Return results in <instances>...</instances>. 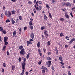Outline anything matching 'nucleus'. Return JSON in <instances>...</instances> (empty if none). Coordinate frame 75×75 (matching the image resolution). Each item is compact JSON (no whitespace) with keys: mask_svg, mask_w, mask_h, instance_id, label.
<instances>
[{"mask_svg":"<svg viewBox=\"0 0 75 75\" xmlns=\"http://www.w3.org/2000/svg\"><path fill=\"white\" fill-rule=\"evenodd\" d=\"M8 37H5L4 38V40H8Z\"/></svg>","mask_w":75,"mask_h":75,"instance_id":"obj_37","label":"nucleus"},{"mask_svg":"<svg viewBox=\"0 0 75 75\" xmlns=\"http://www.w3.org/2000/svg\"><path fill=\"white\" fill-rule=\"evenodd\" d=\"M8 14H9V16H11V12H10V11H8Z\"/></svg>","mask_w":75,"mask_h":75,"instance_id":"obj_43","label":"nucleus"},{"mask_svg":"<svg viewBox=\"0 0 75 75\" xmlns=\"http://www.w3.org/2000/svg\"><path fill=\"white\" fill-rule=\"evenodd\" d=\"M22 68L23 69H25V62H23L22 64Z\"/></svg>","mask_w":75,"mask_h":75,"instance_id":"obj_2","label":"nucleus"},{"mask_svg":"<svg viewBox=\"0 0 75 75\" xmlns=\"http://www.w3.org/2000/svg\"><path fill=\"white\" fill-rule=\"evenodd\" d=\"M2 32H3V33H4V34H6L7 33V32H6V30L3 31Z\"/></svg>","mask_w":75,"mask_h":75,"instance_id":"obj_30","label":"nucleus"},{"mask_svg":"<svg viewBox=\"0 0 75 75\" xmlns=\"http://www.w3.org/2000/svg\"><path fill=\"white\" fill-rule=\"evenodd\" d=\"M26 42L27 44V46H28V45H30V42L29 41H27Z\"/></svg>","mask_w":75,"mask_h":75,"instance_id":"obj_15","label":"nucleus"},{"mask_svg":"<svg viewBox=\"0 0 75 75\" xmlns=\"http://www.w3.org/2000/svg\"><path fill=\"white\" fill-rule=\"evenodd\" d=\"M19 31L20 32H21V28H20V29L19 30Z\"/></svg>","mask_w":75,"mask_h":75,"instance_id":"obj_64","label":"nucleus"},{"mask_svg":"<svg viewBox=\"0 0 75 75\" xmlns=\"http://www.w3.org/2000/svg\"><path fill=\"white\" fill-rule=\"evenodd\" d=\"M65 48H68V45H65Z\"/></svg>","mask_w":75,"mask_h":75,"instance_id":"obj_52","label":"nucleus"},{"mask_svg":"<svg viewBox=\"0 0 75 75\" xmlns=\"http://www.w3.org/2000/svg\"><path fill=\"white\" fill-rule=\"evenodd\" d=\"M59 59L61 62H63V60H62V57H59Z\"/></svg>","mask_w":75,"mask_h":75,"instance_id":"obj_12","label":"nucleus"},{"mask_svg":"<svg viewBox=\"0 0 75 75\" xmlns=\"http://www.w3.org/2000/svg\"><path fill=\"white\" fill-rule=\"evenodd\" d=\"M3 65V66L4 67H6V65H7V64H6L5 63H4Z\"/></svg>","mask_w":75,"mask_h":75,"instance_id":"obj_31","label":"nucleus"},{"mask_svg":"<svg viewBox=\"0 0 75 75\" xmlns=\"http://www.w3.org/2000/svg\"><path fill=\"white\" fill-rule=\"evenodd\" d=\"M13 33V37H16V34H17V32H16V31H14Z\"/></svg>","mask_w":75,"mask_h":75,"instance_id":"obj_5","label":"nucleus"},{"mask_svg":"<svg viewBox=\"0 0 75 75\" xmlns=\"http://www.w3.org/2000/svg\"><path fill=\"white\" fill-rule=\"evenodd\" d=\"M38 64H39V65H40V64H41V62H39Z\"/></svg>","mask_w":75,"mask_h":75,"instance_id":"obj_57","label":"nucleus"},{"mask_svg":"<svg viewBox=\"0 0 75 75\" xmlns=\"http://www.w3.org/2000/svg\"><path fill=\"white\" fill-rule=\"evenodd\" d=\"M25 74L26 75H28V71H27L25 72Z\"/></svg>","mask_w":75,"mask_h":75,"instance_id":"obj_53","label":"nucleus"},{"mask_svg":"<svg viewBox=\"0 0 75 75\" xmlns=\"http://www.w3.org/2000/svg\"><path fill=\"white\" fill-rule=\"evenodd\" d=\"M25 54V52L24 50V49L23 48L22 49L21 51L20 52V54L21 55H24V54Z\"/></svg>","mask_w":75,"mask_h":75,"instance_id":"obj_1","label":"nucleus"},{"mask_svg":"<svg viewBox=\"0 0 75 75\" xmlns=\"http://www.w3.org/2000/svg\"><path fill=\"white\" fill-rule=\"evenodd\" d=\"M60 36L61 37H64V35H63L62 33H61L60 34Z\"/></svg>","mask_w":75,"mask_h":75,"instance_id":"obj_18","label":"nucleus"},{"mask_svg":"<svg viewBox=\"0 0 75 75\" xmlns=\"http://www.w3.org/2000/svg\"><path fill=\"white\" fill-rule=\"evenodd\" d=\"M33 23H32V21H30L29 22V25H32Z\"/></svg>","mask_w":75,"mask_h":75,"instance_id":"obj_19","label":"nucleus"},{"mask_svg":"<svg viewBox=\"0 0 75 75\" xmlns=\"http://www.w3.org/2000/svg\"><path fill=\"white\" fill-rule=\"evenodd\" d=\"M4 69H2V72L3 73L4 72Z\"/></svg>","mask_w":75,"mask_h":75,"instance_id":"obj_59","label":"nucleus"},{"mask_svg":"<svg viewBox=\"0 0 75 75\" xmlns=\"http://www.w3.org/2000/svg\"><path fill=\"white\" fill-rule=\"evenodd\" d=\"M5 15L7 17H10V15L9 14H8V13H5Z\"/></svg>","mask_w":75,"mask_h":75,"instance_id":"obj_22","label":"nucleus"},{"mask_svg":"<svg viewBox=\"0 0 75 75\" xmlns=\"http://www.w3.org/2000/svg\"><path fill=\"white\" fill-rule=\"evenodd\" d=\"M44 18L45 20H47V16L45 14L44 15Z\"/></svg>","mask_w":75,"mask_h":75,"instance_id":"obj_20","label":"nucleus"},{"mask_svg":"<svg viewBox=\"0 0 75 75\" xmlns=\"http://www.w3.org/2000/svg\"><path fill=\"white\" fill-rule=\"evenodd\" d=\"M60 63L62 65H64V63L60 62Z\"/></svg>","mask_w":75,"mask_h":75,"instance_id":"obj_55","label":"nucleus"},{"mask_svg":"<svg viewBox=\"0 0 75 75\" xmlns=\"http://www.w3.org/2000/svg\"><path fill=\"white\" fill-rule=\"evenodd\" d=\"M71 6V4H70L69 2H67V3H66L65 6H68V7H70Z\"/></svg>","mask_w":75,"mask_h":75,"instance_id":"obj_4","label":"nucleus"},{"mask_svg":"<svg viewBox=\"0 0 75 75\" xmlns=\"http://www.w3.org/2000/svg\"><path fill=\"white\" fill-rule=\"evenodd\" d=\"M66 6V3L65 2H63L62 3V6Z\"/></svg>","mask_w":75,"mask_h":75,"instance_id":"obj_10","label":"nucleus"},{"mask_svg":"<svg viewBox=\"0 0 75 75\" xmlns=\"http://www.w3.org/2000/svg\"><path fill=\"white\" fill-rule=\"evenodd\" d=\"M48 13L49 14V16L50 17V18H51L52 17V16H51V13H50V12H48Z\"/></svg>","mask_w":75,"mask_h":75,"instance_id":"obj_24","label":"nucleus"},{"mask_svg":"<svg viewBox=\"0 0 75 75\" xmlns=\"http://www.w3.org/2000/svg\"><path fill=\"white\" fill-rule=\"evenodd\" d=\"M25 61H26V59H25V58L23 59V62H25Z\"/></svg>","mask_w":75,"mask_h":75,"instance_id":"obj_47","label":"nucleus"},{"mask_svg":"<svg viewBox=\"0 0 75 75\" xmlns=\"http://www.w3.org/2000/svg\"><path fill=\"white\" fill-rule=\"evenodd\" d=\"M75 41V38H73L69 42L70 44H71L72 42H73V41Z\"/></svg>","mask_w":75,"mask_h":75,"instance_id":"obj_7","label":"nucleus"},{"mask_svg":"<svg viewBox=\"0 0 75 75\" xmlns=\"http://www.w3.org/2000/svg\"><path fill=\"white\" fill-rule=\"evenodd\" d=\"M41 30L42 31H43V30H44V27H41Z\"/></svg>","mask_w":75,"mask_h":75,"instance_id":"obj_48","label":"nucleus"},{"mask_svg":"<svg viewBox=\"0 0 75 75\" xmlns=\"http://www.w3.org/2000/svg\"><path fill=\"white\" fill-rule=\"evenodd\" d=\"M23 46H21L19 47V50H21V49H22V48H23Z\"/></svg>","mask_w":75,"mask_h":75,"instance_id":"obj_17","label":"nucleus"},{"mask_svg":"<svg viewBox=\"0 0 75 75\" xmlns=\"http://www.w3.org/2000/svg\"><path fill=\"white\" fill-rule=\"evenodd\" d=\"M30 37L32 39H34V33H32L30 34Z\"/></svg>","mask_w":75,"mask_h":75,"instance_id":"obj_3","label":"nucleus"},{"mask_svg":"<svg viewBox=\"0 0 75 75\" xmlns=\"http://www.w3.org/2000/svg\"><path fill=\"white\" fill-rule=\"evenodd\" d=\"M6 46H4L3 47V48L2 49V50H4H4H5V49H6Z\"/></svg>","mask_w":75,"mask_h":75,"instance_id":"obj_23","label":"nucleus"},{"mask_svg":"<svg viewBox=\"0 0 75 75\" xmlns=\"http://www.w3.org/2000/svg\"><path fill=\"white\" fill-rule=\"evenodd\" d=\"M7 54L8 55H9V52L8 51L7 52Z\"/></svg>","mask_w":75,"mask_h":75,"instance_id":"obj_62","label":"nucleus"},{"mask_svg":"<svg viewBox=\"0 0 75 75\" xmlns=\"http://www.w3.org/2000/svg\"><path fill=\"white\" fill-rule=\"evenodd\" d=\"M56 54H58V50H57L56 51Z\"/></svg>","mask_w":75,"mask_h":75,"instance_id":"obj_56","label":"nucleus"},{"mask_svg":"<svg viewBox=\"0 0 75 75\" xmlns=\"http://www.w3.org/2000/svg\"><path fill=\"white\" fill-rule=\"evenodd\" d=\"M38 3H39V4H42V2L41 1H39L38 2Z\"/></svg>","mask_w":75,"mask_h":75,"instance_id":"obj_44","label":"nucleus"},{"mask_svg":"<svg viewBox=\"0 0 75 75\" xmlns=\"http://www.w3.org/2000/svg\"><path fill=\"white\" fill-rule=\"evenodd\" d=\"M29 28L30 29L32 30H33V28H34V27H33V26H32V25H30L29 26Z\"/></svg>","mask_w":75,"mask_h":75,"instance_id":"obj_11","label":"nucleus"},{"mask_svg":"<svg viewBox=\"0 0 75 75\" xmlns=\"http://www.w3.org/2000/svg\"><path fill=\"white\" fill-rule=\"evenodd\" d=\"M47 45H50V41L47 42Z\"/></svg>","mask_w":75,"mask_h":75,"instance_id":"obj_36","label":"nucleus"},{"mask_svg":"<svg viewBox=\"0 0 75 75\" xmlns=\"http://www.w3.org/2000/svg\"><path fill=\"white\" fill-rule=\"evenodd\" d=\"M11 22L12 24H14L15 23V21L13 20V19H11Z\"/></svg>","mask_w":75,"mask_h":75,"instance_id":"obj_9","label":"nucleus"},{"mask_svg":"<svg viewBox=\"0 0 75 75\" xmlns=\"http://www.w3.org/2000/svg\"><path fill=\"white\" fill-rule=\"evenodd\" d=\"M24 69H23V71H22V74H24Z\"/></svg>","mask_w":75,"mask_h":75,"instance_id":"obj_61","label":"nucleus"},{"mask_svg":"<svg viewBox=\"0 0 75 75\" xmlns=\"http://www.w3.org/2000/svg\"><path fill=\"white\" fill-rule=\"evenodd\" d=\"M18 21H19V19L17 18L16 19V22L18 23Z\"/></svg>","mask_w":75,"mask_h":75,"instance_id":"obj_46","label":"nucleus"},{"mask_svg":"<svg viewBox=\"0 0 75 75\" xmlns=\"http://www.w3.org/2000/svg\"><path fill=\"white\" fill-rule=\"evenodd\" d=\"M28 3L30 5V4H32V2L31 1H29L28 2Z\"/></svg>","mask_w":75,"mask_h":75,"instance_id":"obj_34","label":"nucleus"},{"mask_svg":"<svg viewBox=\"0 0 75 75\" xmlns=\"http://www.w3.org/2000/svg\"><path fill=\"white\" fill-rule=\"evenodd\" d=\"M38 52H39V53H40V52H41V50H40V49H38Z\"/></svg>","mask_w":75,"mask_h":75,"instance_id":"obj_63","label":"nucleus"},{"mask_svg":"<svg viewBox=\"0 0 75 75\" xmlns=\"http://www.w3.org/2000/svg\"><path fill=\"white\" fill-rule=\"evenodd\" d=\"M3 28H2V27H1V30L0 31H3Z\"/></svg>","mask_w":75,"mask_h":75,"instance_id":"obj_42","label":"nucleus"},{"mask_svg":"<svg viewBox=\"0 0 75 75\" xmlns=\"http://www.w3.org/2000/svg\"><path fill=\"white\" fill-rule=\"evenodd\" d=\"M43 50L44 51V52H45V51H46V49H45V48H44L43 49Z\"/></svg>","mask_w":75,"mask_h":75,"instance_id":"obj_45","label":"nucleus"},{"mask_svg":"<svg viewBox=\"0 0 75 75\" xmlns=\"http://www.w3.org/2000/svg\"><path fill=\"white\" fill-rule=\"evenodd\" d=\"M58 45H59V48H61V47H62V45H61V43H59Z\"/></svg>","mask_w":75,"mask_h":75,"instance_id":"obj_21","label":"nucleus"},{"mask_svg":"<svg viewBox=\"0 0 75 75\" xmlns=\"http://www.w3.org/2000/svg\"><path fill=\"white\" fill-rule=\"evenodd\" d=\"M70 14L71 16L72 17H73V15H72V13H70Z\"/></svg>","mask_w":75,"mask_h":75,"instance_id":"obj_50","label":"nucleus"},{"mask_svg":"<svg viewBox=\"0 0 75 75\" xmlns=\"http://www.w3.org/2000/svg\"><path fill=\"white\" fill-rule=\"evenodd\" d=\"M41 69H42L45 70V67H44L43 66H42Z\"/></svg>","mask_w":75,"mask_h":75,"instance_id":"obj_28","label":"nucleus"},{"mask_svg":"<svg viewBox=\"0 0 75 75\" xmlns=\"http://www.w3.org/2000/svg\"><path fill=\"white\" fill-rule=\"evenodd\" d=\"M46 59L47 60H51V58H50V57H48L46 58Z\"/></svg>","mask_w":75,"mask_h":75,"instance_id":"obj_14","label":"nucleus"},{"mask_svg":"<svg viewBox=\"0 0 75 75\" xmlns=\"http://www.w3.org/2000/svg\"><path fill=\"white\" fill-rule=\"evenodd\" d=\"M12 14H14L16 13V11L13 10L11 11Z\"/></svg>","mask_w":75,"mask_h":75,"instance_id":"obj_13","label":"nucleus"},{"mask_svg":"<svg viewBox=\"0 0 75 75\" xmlns=\"http://www.w3.org/2000/svg\"><path fill=\"white\" fill-rule=\"evenodd\" d=\"M48 63L50 65H51V61L50 60V61H48Z\"/></svg>","mask_w":75,"mask_h":75,"instance_id":"obj_40","label":"nucleus"},{"mask_svg":"<svg viewBox=\"0 0 75 75\" xmlns=\"http://www.w3.org/2000/svg\"><path fill=\"white\" fill-rule=\"evenodd\" d=\"M45 36H47V37H48V34L47 33H46V34H45Z\"/></svg>","mask_w":75,"mask_h":75,"instance_id":"obj_58","label":"nucleus"},{"mask_svg":"<svg viewBox=\"0 0 75 75\" xmlns=\"http://www.w3.org/2000/svg\"><path fill=\"white\" fill-rule=\"evenodd\" d=\"M3 10H5V9H6V7L4 6H3Z\"/></svg>","mask_w":75,"mask_h":75,"instance_id":"obj_60","label":"nucleus"},{"mask_svg":"<svg viewBox=\"0 0 75 75\" xmlns=\"http://www.w3.org/2000/svg\"><path fill=\"white\" fill-rule=\"evenodd\" d=\"M47 25L49 26V27H51V23H47Z\"/></svg>","mask_w":75,"mask_h":75,"instance_id":"obj_27","label":"nucleus"},{"mask_svg":"<svg viewBox=\"0 0 75 75\" xmlns=\"http://www.w3.org/2000/svg\"><path fill=\"white\" fill-rule=\"evenodd\" d=\"M4 42L5 43V45H7V44H8V43L7 42Z\"/></svg>","mask_w":75,"mask_h":75,"instance_id":"obj_35","label":"nucleus"},{"mask_svg":"<svg viewBox=\"0 0 75 75\" xmlns=\"http://www.w3.org/2000/svg\"><path fill=\"white\" fill-rule=\"evenodd\" d=\"M26 29H27V27H24V30L25 31V30H26Z\"/></svg>","mask_w":75,"mask_h":75,"instance_id":"obj_51","label":"nucleus"},{"mask_svg":"<svg viewBox=\"0 0 75 75\" xmlns=\"http://www.w3.org/2000/svg\"><path fill=\"white\" fill-rule=\"evenodd\" d=\"M18 18L20 20H22V17L21 16H19Z\"/></svg>","mask_w":75,"mask_h":75,"instance_id":"obj_26","label":"nucleus"},{"mask_svg":"<svg viewBox=\"0 0 75 75\" xmlns=\"http://www.w3.org/2000/svg\"><path fill=\"white\" fill-rule=\"evenodd\" d=\"M6 23H9V22H10V20H8V19H7V20H6Z\"/></svg>","mask_w":75,"mask_h":75,"instance_id":"obj_29","label":"nucleus"},{"mask_svg":"<svg viewBox=\"0 0 75 75\" xmlns=\"http://www.w3.org/2000/svg\"><path fill=\"white\" fill-rule=\"evenodd\" d=\"M4 42H7V40H6V39H4Z\"/></svg>","mask_w":75,"mask_h":75,"instance_id":"obj_49","label":"nucleus"},{"mask_svg":"<svg viewBox=\"0 0 75 75\" xmlns=\"http://www.w3.org/2000/svg\"><path fill=\"white\" fill-rule=\"evenodd\" d=\"M64 14H65V16L67 18H69V16H68V13H65Z\"/></svg>","mask_w":75,"mask_h":75,"instance_id":"obj_6","label":"nucleus"},{"mask_svg":"<svg viewBox=\"0 0 75 75\" xmlns=\"http://www.w3.org/2000/svg\"><path fill=\"white\" fill-rule=\"evenodd\" d=\"M57 50H58L57 49V47H55L54 51H57Z\"/></svg>","mask_w":75,"mask_h":75,"instance_id":"obj_38","label":"nucleus"},{"mask_svg":"<svg viewBox=\"0 0 75 75\" xmlns=\"http://www.w3.org/2000/svg\"><path fill=\"white\" fill-rule=\"evenodd\" d=\"M12 70H14V68H15V66H12Z\"/></svg>","mask_w":75,"mask_h":75,"instance_id":"obj_32","label":"nucleus"},{"mask_svg":"<svg viewBox=\"0 0 75 75\" xmlns=\"http://www.w3.org/2000/svg\"><path fill=\"white\" fill-rule=\"evenodd\" d=\"M37 47H38V48H40V42H38V43Z\"/></svg>","mask_w":75,"mask_h":75,"instance_id":"obj_8","label":"nucleus"},{"mask_svg":"<svg viewBox=\"0 0 75 75\" xmlns=\"http://www.w3.org/2000/svg\"><path fill=\"white\" fill-rule=\"evenodd\" d=\"M68 75H71V72H70V71H68Z\"/></svg>","mask_w":75,"mask_h":75,"instance_id":"obj_25","label":"nucleus"},{"mask_svg":"<svg viewBox=\"0 0 75 75\" xmlns=\"http://www.w3.org/2000/svg\"><path fill=\"white\" fill-rule=\"evenodd\" d=\"M44 35H42V39H44Z\"/></svg>","mask_w":75,"mask_h":75,"instance_id":"obj_54","label":"nucleus"},{"mask_svg":"<svg viewBox=\"0 0 75 75\" xmlns=\"http://www.w3.org/2000/svg\"><path fill=\"white\" fill-rule=\"evenodd\" d=\"M42 8L41 6H39V10L40 11V10H41Z\"/></svg>","mask_w":75,"mask_h":75,"instance_id":"obj_41","label":"nucleus"},{"mask_svg":"<svg viewBox=\"0 0 75 75\" xmlns=\"http://www.w3.org/2000/svg\"><path fill=\"white\" fill-rule=\"evenodd\" d=\"M60 20L61 21H64V20L63 18H61Z\"/></svg>","mask_w":75,"mask_h":75,"instance_id":"obj_39","label":"nucleus"},{"mask_svg":"<svg viewBox=\"0 0 75 75\" xmlns=\"http://www.w3.org/2000/svg\"><path fill=\"white\" fill-rule=\"evenodd\" d=\"M29 57H30V53H28L26 56L27 59H28Z\"/></svg>","mask_w":75,"mask_h":75,"instance_id":"obj_16","label":"nucleus"},{"mask_svg":"<svg viewBox=\"0 0 75 75\" xmlns=\"http://www.w3.org/2000/svg\"><path fill=\"white\" fill-rule=\"evenodd\" d=\"M18 61H19L20 62L21 61V57H19L18 58Z\"/></svg>","mask_w":75,"mask_h":75,"instance_id":"obj_33","label":"nucleus"}]
</instances>
